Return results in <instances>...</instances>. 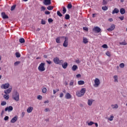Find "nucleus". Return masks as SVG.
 Wrapping results in <instances>:
<instances>
[{
    "label": "nucleus",
    "mask_w": 127,
    "mask_h": 127,
    "mask_svg": "<svg viewBox=\"0 0 127 127\" xmlns=\"http://www.w3.org/2000/svg\"><path fill=\"white\" fill-rule=\"evenodd\" d=\"M12 98L16 102H18L19 101V93L16 90H14L12 94Z\"/></svg>",
    "instance_id": "f257e3e1"
},
{
    "label": "nucleus",
    "mask_w": 127,
    "mask_h": 127,
    "mask_svg": "<svg viewBox=\"0 0 127 127\" xmlns=\"http://www.w3.org/2000/svg\"><path fill=\"white\" fill-rule=\"evenodd\" d=\"M86 93V88H83L80 91H77L76 92V95L77 97H83Z\"/></svg>",
    "instance_id": "f03ea898"
},
{
    "label": "nucleus",
    "mask_w": 127,
    "mask_h": 127,
    "mask_svg": "<svg viewBox=\"0 0 127 127\" xmlns=\"http://www.w3.org/2000/svg\"><path fill=\"white\" fill-rule=\"evenodd\" d=\"M38 69L40 72H44L45 70V63H41L39 64Z\"/></svg>",
    "instance_id": "7ed1b4c3"
},
{
    "label": "nucleus",
    "mask_w": 127,
    "mask_h": 127,
    "mask_svg": "<svg viewBox=\"0 0 127 127\" xmlns=\"http://www.w3.org/2000/svg\"><path fill=\"white\" fill-rule=\"evenodd\" d=\"M54 62L55 63V64H59V65H61V64L64 62V61L62 60H60L59 58L56 57L54 59Z\"/></svg>",
    "instance_id": "20e7f679"
},
{
    "label": "nucleus",
    "mask_w": 127,
    "mask_h": 127,
    "mask_svg": "<svg viewBox=\"0 0 127 127\" xmlns=\"http://www.w3.org/2000/svg\"><path fill=\"white\" fill-rule=\"evenodd\" d=\"M95 84L93 85L94 87H95L97 88V87H99L100 85V84H101V82H100V79L99 78H95L94 80Z\"/></svg>",
    "instance_id": "39448f33"
},
{
    "label": "nucleus",
    "mask_w": 127,
    "mask_h": 127,
    "mask_svg": "<svg viewBox=\"0 0 127 127\" xmlns=\"http://www.w3.org/2000/svg\"><path fill=\"white\" fill-rule=\"evenodd\" d=\"M9 87V83H6L1 85V89H8Z\"/></svg>",
    "instance_id": "423d86ee"
},
{
    "label": "nucleus",
    "mask_w": 127,
    "mask_h": 127,
    "mask_svg": "<svg viewBox=\"0 0 127 127\" xmlns=\"http://www.w3.org/2000/svg\"><path fill=\"white\" fill-rule=\"evenodd\" d=\"M93 30L94 31V32H96V33H99L101 32V28L98 26L94 27Z\"/></svg>",
    "instance_id": "0eeeda50"
},
{
    "label": "nucleus",
    "mask_w": 127,
    "mask_h": 127,
    "mask_svg": "<svg viewBox=\"0 0 127 127\" xmlns=\"http://www.w3.org/2000/svg\"><path fill=\"white\" fill-rule=\"evenodd\" d=\"M12 90V87L11 86L8 89L4 90V94H10V93H11Z\"/></svg>",
    "instance_id": "6e6552de"
},
{
    "label": "nucleus",
    "mask_w": 127,
    "mask_h": 127,
    "mask_svg": "<svg viewBox=\"0 0 127 127\" xmlns=\"http://www.w3.org/2000/svg\"><path fill=\"white\" fill-rule=\"evenodd\" d=\"M43 3L45 5H50L51 4V0H44Z\"/></svg>",
    "instance_id": "1a4fd4ad"
},
{
    "label": "nucleus",
    "mask_w": 127,
    "mask_h": 127,
    "mask_svg": "<svg viewBox=\"0 0 127 127\" xmlns=\"http://www.w3.org/2000/svg\"><path fill=\"white\" fill-rule=\"evenodd\" d=\"M13 110V107L12 106H10L9 107H6L5 108V112H11Z\"/></svg>",
    "instance_id": "9d476101"
},
{
    "label": "nucleus",
    "mask_w": 127,
    "mask_h": 127,
    "mask_svg": "<svg viewBox=\"0 0 127 127\" xmlns=\"http://www.w3.org/2000/svg\"><path fill=\"white\" fill-rule=\"evenodd\" d=\"M64 47H68V38L65 37V40L63 43Z\"/></svg>",
    "instance_id": "9b49d317"
},
{
    "label": "nucleus",
    "mask_w": 127,
    "mask_h": 127,
    "mask_svg": "<svg viewBox=\"0 0 127 127\" xmlns=\"http://www.w3.org/2000/svg\"><path fill=\"white\" fill-rule=\"evenodd\" d=\"M64 97L67 100H70V99L72 98V95H71L69 93H66Z\"/></svg>",
    "instance_id": "f8f14e48"
},
{
    "label": "nucleus",
    "mask_w": 127,
    "mask_h": 127,
    "mask_svg": "<svg viewBox=\"0 0 127 127\" xmlns=\"http://www.w3.org/2000/svg\"><path fill=\"white\" fill-rule=\"evenodd\" d=\"M18 119V117H17V116H15L14 117H13L11 119L10 122L12 124H14V123H15V122L17 121Z\"/></svg>",
    "instance_id": "ddd939ff"
},
{
    "label": "nucleus",
    "mask_w": 127,
    "mask_h": 127,
    "mask_svg": "<svg viewBox=\"0 0 127 127\" xmlns=\"http://www.w3.org/2000/svg\"><path fill=\"white\" fill-rule=\"evenodd\" d=\"M115 28H116V26L115 25V24H113L111 25V26L110 28L107 29V30L108 31H113V30H114V29Z\"/></svg>",
    "instance_id": "4468645a"
},
{
    "label": "nucleus",
    "mask_w": 127,
    "mask_h": 127,
    "mask_svg": "<svg viewBox=\"0 0 127 127\" xmlns=\"http://www.w3.org/2000/svg\"><path fill=\"white\" fill-rule=\"evenodd\" d=\"M1 16L3 19H7V18H8V16L5 14V13L4 12L1 13Z\"/></svg>",
    "instance_id": "2eb2a0df"
},
{
    "label": "nucleus",
    "mask_w": 127,
    "mask_h": 127,
    "mask_svg": "<svg viewBox=\"0 0 127 127\" xmlns=\"http://www.w3.org/2000/svg\"><path fill=\"white\" fill-rule=\"evenodd\" d=\"M120 12V10L118 8H115L112 11V14H115V13H119Z\"/></svg>",
    "instance_id": "dca6fc26"
},
{
    "label": "nucleus",
    "mask_w": 127,
    "mask_h": 127,
    "mask_svg": "<svg viewBox=\"0 0 127 127\" xmlns=\"http://www.w3.org/2000/svg\"><path fill=\"white\" fill-rule=\"evenodd\" d=\"M111 107L114 110H117L119 108V105L118 104H112L111 105Z\"/></svg>",
    "instance_id": "f3484780"
},
{
    "label": "nucleus",
    "mask_w": 127,
    "mask_h": 127,
    "mask_svg": "<svg viewBox=\"0 0 127 127\" xmlns=\"http://www.w3.org/2000/svg\"><path fill=\"white\" fill-rule=\"evenodd\" d=\"M61 65H62V67L64 68V69H66V68H67L68 66V64H67L66 62L64 63V64L63 63Z\"/></svg>",
    "instance_id": "a211bd4d"
},
{
    "label": "nucleus",
    "mask_w": 127,
    "mask_h": 127,
    "mask_svg": "<svg viewBox=\"0 0 127 127\" xmlns=\"http://www.w3.org/2000/svg\"><path fill=\"white\" fill-rule=\"evenodd\" d=\"M32 111H33V107H30L28 108V109H27V112L29 114L31 113V112H32Z\"/></svg>",
    "instance_id": "6ab92c4d"
},
{
    "label": "nucleus",
    "mask_w": 127,
    "mask_h": 127,
    "mask_svg": "<svg viewBox=\"0 0 127 127\" xmlns=\"http://www.w3.org/2000/svg\"><path fill=\"white\" fill-rule=\"evenodd\" d=\"M120 13L121 14H125L126 13V10L124 8H122L120 9Z\"/></svg>",
    "instance_id": "aec40b11"
},
{
    "label": "nucleus",
    "mask_w": 127,
    "mask_h": 127,
    "mask_svg": "<svg viewBox=\"0 0 127 127\" xmlns=\"http://www.w3.org/2000/svg\"><path fill=\"white\" fill-rule=\"evenodd\" d=\"M71 69L72 71H76V70L78 69V66L74 64L72 66Z\"/></svg>",
    "instance_id": "412c9836"
},
{
    "label": "nucleus",
    "mask_w": 127,
    "mask_h": 127,
    "mask_svg": "<svg viewBox=\"0 0 127 127\" xmlns=\"http://www.w3.org/2000/svg\"><path fill=\"white\" fill-rule=\"evenodd\" d=\"M87 104H88V106H92V104H93V100L89 99L88 100Z\"/></svg>",
    "instance_id": "4be33fe9"
},
{
    "label": "nucleus",
    "mask_w": 127,
    "mask_h": 127,
    "mask_svg": "<svg viewBox=\"0 0 127 127\" xmlns=\"http://www.w3.org/2000/svg\"><path fill=\"white\" fill-rule=\"evenodd\" d=\"M114 115H112L110 116V118H107V120L108 121H110V122H112V121L114 120Z\"/></svg>",
    "instance_id": "5701e85b"
},
{
    "label": "nucleus",
    "mask_w": 127,
    "mask_h": 127,
    "mask_svg": "<svg viewBox=\"0 0 127 127\" xmlns=\"http://www.w3.org/2000/svg\"><path fill=\"white\" fill-rule=\"evenodd\" d=\"M3 98L5 100H8V99H9V95L5 94V95H3Z\"/></svg>",
    "instance_id": "b1692460"
},
{
    "label": "nucleus",
    "mask_w": 127,
    "mask_h": 127,
    "mask_svg": "<svg viewBox=\"0 0 127 127\" xmlns=\"http://www.w3.org/2000/svg\"><path fill=\"white\" fill-rule=\"evenodd\" d=\"M83 42L84 43V44H87L88 43V39L87 38L83 37Z\"/></svg>",
    "instance_id": "393cba45"
},
{
    "label": "nucleus",
    "mask_w": 127,
    "mask_h": 127,
    "mask_svg": "<svg viewBox=\"0 0 127 127\" xmlns=\"http://www.w3.org/2000/svg\"><path fill=\"white\" fill-rule=\"evenodd\" d=\"M84 84H85V81H84L83 80H79L78 81V85H84Z\"/></svg>",
    "instance_id": "a878e982"
},
{
    "label": "nucleus",
    "mask_w": 127,
    "mask_h": 127,
    "mask_svg": "<svg viewBox=\"0 0 127 127\" xmlns=\"http://www.w3.org/2000/svg\"><path fill=\"white\" fill-rule=\"evenodd\" d=\"M114 79L115 83H118V82H119V81L118 80V75H115L114 76Z\"/></svg>",
    "instance_id": "bb28decb"
},
{
    "label": "nucleus",
    "mask_w": 127,
    "mask_h": 127,
    "mask_svg": "<svg viewBox=\"0 0 127 127\" xmlns=\"http://www.w3.org/2000/svg\"><path fill=\"white\" fill-rule=\"evenodd\" d=\"M66 11H67V9H66V8L64 6L63 7V14H65V13H66Z\"/></svg>",
    "instance_id": "cd10ccee"
},
{
    "label": "nucleus",
    "mask_w": 127,
    "mask_h": 127,
    "mask_svg": "<svg viewBox=\"0 0 127 127\" xmlns=\"http://www.w3.org/2000/svg\"><path fill=\"white\" fill-rule=\"evenodd\" d=\"M41 24H43V25L46 24V20L42 19L41 21Z\"/></svg>",
    "instance_id": "c85d7f7f"
},
{
    "label": "nucleus",
    "mask_w": 127,
    "mask_h": 127,
    "mask_svg": "<svg viewBox=\"0 0 127 127\" xmlns=\"http://www.w3.org/2000/svg\"><path fill=\"white\" fill-rule=\"evenodd\" d=\"M57 14L59 16H60V17H61L62 16H63V15L62 14V13H61V12H60V11H57Z\"/></svg>",
    "instance_id": "c756f323"
},
{
    "label": "nucleus",
    "mask_w": 127,
    "mask_h": 127,
    "mask_svg": "<svg viewBox=\"0 0 127 127\" xmlns=\"http://www.w3.org/2000/svg\"><path fill=\"white\" fill-rule=\"evenodd\" d=\"M65 19H70V15L68 14H66L64 17Z\"/></svg>",
    "instance_id": "7c9ffc66"
},
{
    "label": "nucleus",
    "mask_w": 127,
    "mask_h": 127,
    "mask_svg": "<svg viewBox=\"0 0 127 127\" xmlns=\"http://www.w3.org/2000/svg\"><path fill=\"white\" fill-rule=\"evenodd\" d=\"M67 8H68V9H71V8H72V4H71V3L68 4Z\"/></svg>",
    "instance_id": "2f4dec72"
},
{
    "label": "nucleus",
    "mask_w": 127,
    "mask_h": 127,
    "mask_svg": "<svg viewBox=\"0 0 127 127\" xmlns=\"http://www.w3.org/2000/svg\"><path fill=\"white\" fill-rule=\"evenodd\" d=\"M19 42L20 43H24V42H25V40H24V38H20L19 39Z\"/></svg>",
    "instance_id": "473e14b6"
},
{
    "label": "nucleus",
    "mask_w": 127,
    "mask_h": 127,
    "mask_svg": "<svg viewBox=\"0 0 127 127\" xmlns=\"http://www.w3.org/2000/svg\"><path fill=\"white\" fill-rule=\"evenodd\" d=\"M54 7L53 6H49L47 7V9H48V10H52Z\"/></svg>",
    "instance_id": "72a5a7b5"
},
{
    "label": "nucleus",
    "mask_w": 127,
    "mask_h": 127,
    "mask_svg": "<svg viewBox=\"0 0 127 127\" xmlns=\"http://www.w3.org/2000/svg\"><path fill=\"white\" fill-rule=\"evenodd\" d=\"M16 6V5H13L11 7V9L10 10H11V11H12V10H14V9H15V7Z\"/></svg>",
    "instance_id": "f704fd0d"
},
{
    "label": "nucleus",
    "mask_w": 127,
    "mask_h": 127,
    "mask_svg": "<svg viewBox=\"0 0 127 127\" xmlns=\"http://www.w3.org/2000/svg\"><path fill=\"white\" fill-rule=\"evenodd\" d=\"M42 92L44 94H45L47 92V89L45 87L42 89Z\"/></svg>",
    "instance_id": "c9c22d12"
},
{
    "label": "nucleus",
    "mask_w": 127,
    "mask_h": 127,
    "mask_svg": "<svg viewBox=\"0 0 127 127\" xmlns=\"http://www.w3.org/2000/svg\"><path fill=\"white\" fill-rule=\"evenodd\" d=\"M15 56L17 58H19V57H20V54H19V53L16 52L15 53Z\"/></svg>",
    "instance_id": "e433bc0d"
},
{
    "label": "nucleus",
    "mask_w": 127,
    "mask_h": 127,
    "mask_svg": "<svg viewBox=\"0 0 127 127\" xmlns=\"http://www.w3.org/2000/svg\"><path fill=\"white\" fill-rule=\"evenodd\" d=\"M102 9H103V10H108V6H103L102 7Z\"/></svg>",
    "instance_id": "4c0bfd02"
},
{
    "label": "nucleus",
    "mask_w": 127,
    "mask_h": 127,
    "mask_svg": "<svg viewBox=\"0 0 127 127\" xmlns=\"http://www.w3.org/2000/svg\"><path fill=\"white\" fill-rule=\"evenodd\" d=\"M120 44L121 45H127V43L126 42V41H123V42H121L120 43Z\"/></svg>",
    "instance_id": "58836bf2"
},
{
    "label": "nucleus",
    "mask_w": 127,
    "mask_h": 127,
    "mask_svg": "<svg viewBox=\"0 0 127 127\" xmlns=\"http://www.w3.org/2000/svg\"><path fill=\"white\" fill-rule=\"evenodd\" d=\"M119 66L120 68H124L125 67V64L124 63H121L120 64Z\"/></svg>",
    "instance_id": "ea45409f"
},
{
    "label": "nucleus",
    "mask_w": 127,
    "mask_h": 127,
    "mask_svg": "<svg viewBox=\"0 0 127 127\" xmlns=\"http://www.w3.org/2000/svg\"><path fill=\"white\" fill-rule=\"evenodd\" d=\"M95 124L94 122L91 121L89 123H88V126H93Z\"/></svg>",
    "instance_id": "a19ab883"
},
{
    "label": "nucleus",
    "mask_w": 127,
    "mask_h": 127,
    "mask_svg": "<svg viewBox=\"0 0 127 127\" xmlns=\"http://www.w3.org/2000/svg\"><path fill=\"white\" fill-rule=\"evenodd\" d=\"M45 9H46V8H45V7L44 6H42L41 8V11H44V10H45Z\"/></svg>",
    "instance_id": "79ce46f5"
},
{
    "label": "nucleus",
    "mask_w": 127,
    "mask_h": 127,
    "mask_svg": "<svg viewBox=\"0 0 127 127\" xmlns=\"http://www.w3.org/2000/svg\"><path fill=\"white\" fill-rule=\"evenodd\" d=\"M6 105V102L5 101H2L1 103V105L5 106Z\"/></svg>",
    "instance_id": "37998d69"
},
{
    "label": "nucleus",
    "mask_w": 127,
    "mask_h": 127,
    "mask_svg": "<svg viewBox=\"0 0 127 127\" xmlns=\"http://www.w3.org/2000/svg\"><path fill=\"white\" fill-rule=\"evenodd\" d=\"M102 47L104 49H107L108 48V45H107V44H104L102 46Z\"/></svg>",
    "instance_id": "c03bdc74"
},
{
    "label": "nucleus",
    "mask_w": 127,
    "mask_h": 127,
    "mask_svg": "<svg viewBox=\"0 0 127 127\" xmlns=\"http://www.w3.org/2000/svg\"><path fill=\"white\" fill-rule=\"evenodd\" d=\"M57 43H60V38H57L56 40Z\"/></svg>",
    "instance_id": "a18cd8bd"
},
{
    "label": "nucleus",
    "mask_w": 127,
    "mask_h": 127,
    "mask_svg": "<svg viewBox=\"0 0 127 127\" xmlns=\"http://www.w3.org/2000/svg\"><path fill=\"white\" fill-rule=\"evenodd\" d=\"M48 22L49 23H51V22H53V19H52V18H49Z\"/></svg>",
    "instance_id": "49530a36"
},
{
    "label": "nucleus",
    "mask_w": 127,
    "mask_h": 127,
    "mask_svg": "<svg viewBox=\"0 0 127 127\" xmlns=\"http://www.w3.org/2000/svg\"><path fill=\"white\" fill-rule=\"evenodd\" d=\"M119 19H120L121 20L123 21L124 20V18H125V16H121L120 17H119Z\"/></svg>",
    "instance_id": "de8ad7c7"
},
{
    "label": "nucleus",
    "mask_w": 127,
    "mask_h": 127,
    "mask_svg": "<svg viewBox=\"0 0 127 127\" xmlns=\"http://www.w3.org/2000/svg\"><path fill=\"white\" fill-rule=\"evenodd\" d=\"M107 3H108V1H107V0H103V4L104 5L107 4Z\"/></svg>",
    "instance_id": "09e8293b"
},
{
    "label": "nucleus",
    "mask_w": 127,
    "mask_h": 127,
    "mask_svg": "<svg viewBox=\"0 0 127 127\" xmlns=\"http://www.w3.org/2000/svg\"><path fill=\"white\" fill-rule=\"evenodd\" d=\"M106 54L109 57H111V53H110V52H107Z\"/></svg>",
    "instance_id": "8fccbe9b"
},
{
    "label": "nucleus",
    "mask_w": 127,
    "mask_h": 127,
    "mask_svg": "<svg viewBox=\"0 0 127 127\" xmlns=\"http://www.w3.org/2000/svg\"><path fill=\"white\" fill-rule=\"evenodd\" d=\"M8 119H9V117H8V116H5L4 118V121H8Z\"/></svg>",
    "instance_id": "3c124183"
},
{
    "label": "nucleus",
    "mask_w": 127,
    "mask_h": 127,
    "mask_svg": "<svg viewBox=\"0 0 127 127\" xmlns=\"http://www.w3.org/2000/svg\"><path fill=\"white\" fill-rule=\"evenodd\" d=\"M20 62H16L14 63V65L15 66H17V65H18V64H20Z\"/></svg>",
    "instance_id": "603ef678"
},
{
    "label": "nucleus",
    "mask_w": 127,
    "mask_h": 127,
    "mask_svg": "<svg viewBox=\"0 0 127 127\" xmlns=\"http://www.w3.org/2000/svg\"><path fill=\"white\" fill-rule=\"evenodd\" d=\"M63 97H64V94H63V93L61 92L60 94V98H63Z\"/></svg>",
    "instance_id": "864d4df0"
},
{
    "label": "nucleus",
    "mask_w": 127,
    "mask_h": 127,
    "mask_svg": "<svg viewBox=\"0 0 127 127\" xmlns=\"http://www.w3.org/2000/svg\"><path fill=\"white\" fill-rule=\"evenodd\" d=\"M73 85H74V81L71 80L70 82L69 83V85L70 86H73Z\"/></svg>",
    "instance_id": "5fc2aeb1"
},
{
    "label": "nucleus",
    "mask_w": 127,
    "mask_h": 127,
    "mask_svg": "<svg viewBox=\"0 0 127 127\" xmlns=\"http://www.w3.org/2000/svg\"><path fill=\"white\" fill-rule=\"evenodd\" d=\"M38 100H42V96L41 95H39L37 97Z\"/></svg>",
    "instance_id": "6e6d98bb"
},
{
    "label": "nucleus",
    "mask_w": 127,
    "mask_h": 127,
    "mask_svg": "<svg viewBox=\"0 0 127 127\" xmlns=\"http://www.w3.org/2000/svg\"><path fill=\"white\" fill-rule=\"evenodd\" d=\"M80 61L79 60V59H77L75 61V63L77 64H79V63H80Z\"/></svg>",
    "instance_id": "4d7b16f0"
},
{
    "label": "nucleus",
    "mask_w": 127,
    "mask_h": 127,
    "mask_svg": "<svg viewBox=\"0 0 127 127\" xmlns=\"http://www.w3.org/2000/svg\"><path fill=\"white\" fill-rule=\"evenodd\" d=\"M83 30H85L86 31H88V29L87 28V27H83Z\"/></svg>",
    "instance_id": "13d9d810"
},
{
    "label": "nucleus",
    "mask_w": 127,
    "mask_h": 127,
    "mask_svg": "<svg viewBox=\"0 0 127 127\" xmlns=\"http://www.w3.org/2000/svg\"><path fill=\"white\" fill-rule=\"evenodd\" d=\"M45 112H50V110L49 108H46L45 109Z\"/></svg>",
    "instance_id": "bf43d9fd"
},
{
    "label": "nucleus",
    "mask_w": 127,
    "mask_h": 127,
    "mask_svg": "<svg viewBox=\"0 0 127 127\" xmlns=\"http://www.w3.org/2000/svg\"><path fill=\"white\" fill-rule=\"evenodd\" d=\"M45 14H50V12L49 11H45Z\"/></svg>",
    "instance_id": "052dcab7"
},
{
    "label": "nucleus",
    "mask_w": 127,
    "mask_h": 127,
    "mask_svg": "<svg viewBox=\"0 0 127 127\" xmlns=\"http://www.w3.org/2000/svg\"><path fill=\"white\" fill-rule=\"evenodd\" d=\"M46 62L48 63V64H52V62L50 61H46Z\"/></svg>",
    "instance_id": "680f3d73"
},
{
    "label": "nucleus",
    "mask_w": 127,
    "mask_h": 127,
    "mask_svg": "<svg viewBox=\"0 0 127 127\" xmlns=\"http://www.w3.org/2000/svg\"><path fill=\"white\" fill-rule=\"evenodd\" d=\"M44 104H48L49 103V100H46L44 101Z\"/></svg>",
    "instance_id": "e2e57ef3"
},
{
    "label": "nucleus",
    "mask_w": 127,
    "mask_h": 127,
    "mask_svg": "<svg viewBox=\"0 0 127 127\" xmlns=\"http://www.w3.org/2000/svg\"><path fill=\"white\" fill-rule=\"evenodd\" d=\"M81 77V74H78L76 75V78H80Z\"/></svg>",
    "instance_id": "0e129e2a"
},
{
    "label": "nucleus",
    "mask_w": 127,
    "mask_h": 127,
    "mask_svg": "<svg viewBox=\"0 0 127 127\" xmlns=\"http://www.w3.org/2000/svg\"><path fill=\"white\" fill-rule=\"evenodd\" d=\"M56 93H57V91H56V90H55V89L53 90V94L55 95V94H56Z\"/></svg>",
    "instance_id": "69168bd1"
},
{
    "label": "nucleus",
    "mask_w": 127,
    "mask_h": 127,
    "mask_svg": "<svg viewBox=\"0 0 127 127\" xmlns=\"http://www.w3.org/2000/svg\"><path fill=\"white\" fill-rule=\"evenodd\" d=\"M3 114H4V110H2L1 113V116H3Z\"/></svg>",
    "instance_id": "338daca9"
},
{
    "label": "nucleus",
    "mask_w": 127,
    "mask_h": 127,
    "mask_svg": "<svg viewBox=\"0 0 127 127\" xmlns=\"http://www.w3.org/2000/svg\"><path fill=\"white\" fill-rule=\"evenodd\" d=\"M94 125H95V127H99V125H98V123H94Z\"/></svg>",
    "instance_id": "774afa93"
}]
</instances>
